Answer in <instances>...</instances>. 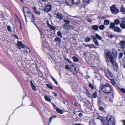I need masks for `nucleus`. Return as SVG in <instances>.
Masks as SVG:
<instances>
[{
	"label": "nucleus",
	"mask_w": 125,
	"mask_h": 125,
	"mask_svg": "<svg viewBox=\"0 0 125 125\" xmlns=\"http://www.w3.org/2000/svg\"><path fill=\"white\" fill-rule=\"evenodd\" d=\"M55 117L54 116H52L51 118H50V119H52L54 118H55Z\"/></svg>",
	"instance_id": "0e129e2a"
},
{
	"label": "nucleus",
	"mask_w": 125,
	"mask_h": 125,
	"mask_svg": "<svg viewBox=\"0 0 125 125\" xmlns=\"http://www.w3.org/2000/svg\"><path fill=\"white\" fill-rule=\"evenodd\" d=\"M103 124L105 125H108L107 122H106L105 120L104 119L103 120L102 122Z\"/></svg>",
	"instance_id": "c9c22d12"
},
{
	"label": "nucleus",
	"mask_w": 125,
	"mask_h": 125,
	"mask_svg": "<svg viewBox=\"0 0 125 125\" xmlns=\"http://www.w3.org/2000/svg\"><path fill=\"white\" fill-rule=\"evenodd\" d=\"M110 9L111 12L113 14H116L119 12V10L118 8L114 5L111 6Z\"/></svg>",
	"instance_id": "39448f33"
},
{
	"label": "nucleus",
	"mask_w": 125,
	"mask_h": 125,
	"mask_svg": "<svg viewBox=\"0 0 125 125\" xmlns=\"http://www.w3.org/2000/svg\"><path fill=\"white\" fill-rule=\"evenodd\" d=\"M72 4L77 5L79 3L80 0H72Z\"/></svg>",
	"instance_id": "f3484780"
},
{
	"label": "nucleus",
	"mask_w": 125,
	"mask_h": 125,
	"mask_svg": "<svg viewBox=\"0 0 125 125\" xmlns=\"http://www.w3.org/2000/svg\"><path fill=\"white\" fill-rule=\"evenodd\" d=\"M55 41L58 42V43H61V40L59 37H57L55 38Z\"/></svg>",
	"instance_id": "5701e85b"
},
{
	"label": "nucleus",
	"mask_w": 125,
	"mask_h": 125,
	"mask_svg": "<svg viewBox=\"0 0 125 125\" xmlns=\"http://www.w3.org/2000/svg\"><path fill=\"white\" fill-rule=\"evenodd\" d=\"M57 35L61 38L62 37V36L61 32L60 31H58L57 32Z\"/></svg>",
	"instance_id": "7c9ffc66"
},
{
	"label": "nucleus",
	"mask_w": 125,
	"mask_h": 125,
	"mask_svg": "<svg viewBox=\"0 0 125 125\" xmlns=\"http://www.w3.org/2000/svg\"><path fill=\"white\" fill-rule=\"evenodd\" d=\"M97 94L96 92H94L93 93L92 95V97L94 98H95L97 96Z\"/></svg>",
	"instance_id": "c756f323"
},
{
	"label": "nucleus",
	"mask_w": 125,
	"mask_h": 125,
	"mask_svg": "<svg viewBox=\"0 0 125 125\" xmlns=\"http://www.w3.org/2000/svg\"><path fill=\"white\" fill-rule=\"evenodd\" d=\"M56 110L58 113L60 114H62L63 113L61 109L57 108H56Z\"/></svg>",
	"instance_id": "4be33fe9"
},
{
	"label": "nucleus",
	"mask_w": 125,
	"mask_h": 125,
	"mask_svg": "<svg viewBox=\"0 0 125 125\" xmlns=\"http://www.w3.org/2000/svg\"><path fill=\"white\" fill-rule=\"evenodd\" d=\"M65 22L67 24H69L70 23V21L68 20H64Z\"/></svg>",
	"instance_id": "a18cd8bd"
},
{
	"label": "nucleus",
	"mask_w": 125,
	"mask_h": 125,
	"mask_svg": "<svg viewBox=\"0 0 125 125\" xmlns=\"http://www.w3.org/2000/svg\"><path fill=\"white\" fill-rule=\"evenodd\" d=\"M66 29H73V27L71 25H67V28Z\"/></svg>",
	"instance_id": "cd10ccee"
},
{
	"label": "nucleus",
	"mask_w": 125,
	"mask_h": 125,
	"mask_svg": "<svg viewBox=\"0 0 125 125\" xmlns=\"http://www.w3.org/2000/svg\"><path fill=\"white\" fill-rule=\"evenodd\" d=\"M123 55V54L122 53H120L119 54V59H121L122 58Z\"/></svg>",
	"instance_id": "3c124183"
},
{
	"label": "nucleus",
	"mask_w": 125,
	"mask_h": 125,
	"mask_svg": "<svg viewBox=\"0 0 125 125\" xmlns=\"http://www.w3.org/2000/svg\"><path fill=\"white\" fill-rule=\"evenodd\" d=\"M33 11L35 13V14H38L39 15L40 14V12L39 11H37L36 10V7H33Z\"/></svg>",
	"instance_id": "a211bd4d"
},
{
	"label": "nucleus",
	"mask_w": 125,
	"mask_h": 125,
	"mask_svg": "<svg viewBox=\"0 0 125 125\" xmlns=\"http://www.w3.org/2000/svg\"><path fill=\"white\" fill-rule=\"evenodd\" d=\"M87 21L89 22H91L92 21V20L90 19H88L87 20Z\"/></svg>",
	"instance_id": "bf43d9fd"
},
{
	"label": "nucleus",
	"mask_w": 125,
	"mask_h": 125,
	"mask_svg": "<svg viewBox=\"0 0 125 125\" xmlns=\"http://www.w3.org/2000/svg\"><path fill=\"white\" fill-rule=\"evenodd\" d=\"M34 24L35 25V26L38 28L39 30L41 35H43L42 31L43 30V26L42 25H39V26H37V25L35 24V23Z\"/></svg>",
	"instance_id": "6e6552de"
},
{
	"label": "nucleus",
	"mask_w": 125,
	"mask_h": 125,
	"mask_svg": "<svg viewBox=\"0 0 125 125\" xmlns=\"http://www.w3.org/2000/svg\"><path fill=\"white\" fill-rule=\"evenodd\" d=\"M101 89L102 91L106 94H108L110 93L113 90L112 86L108 83H106L105 85H102L101 87Z\"/></svg>",
	"instance_id": "f03ea898"
},
{
	"label": "nucleus",
	"mask_w": 125,
	"mask_h": 125,
	"mask_svg": "<svg viewBox=\"0 0 125 125\" xmlns=\"http://www.w3.org/2000/svg\"><path fill=\"white\" fill-rule=\"evenodd\" d=\"M90 38L88 37H86L85 39V41L86 42H89L90 41Z\"/></svg>",
	"instance_id": "4c0bfd02"
},
{
	"label": "nucleus",
	"mask_w": 125,
	"mask_h": 125,
	"mask_svg": "<svg viewBox=\"0 0 125 125\" xmlns=\"http://www.w3.org/2000/svg\"><path fill=\"white\" fill-rule=\"evenodd\" d=\"M72 0H66L65 4L69 6H71L72 4Z\"/></svg>",
	"instance_id": "dca6fc26"
},
{
	"label": "nucleus",
	"mask_w": 125,
	"mask_h": 125,
	"mask_svg": "<svg viewBox=\"0 0 125 125\" xmlns=\"http://www.w3.org/2000/svg\"><path fill=\"white\" fill-rule=\"evenodd\" d=\"M111 82L112 85H114L115 84V82L113 79H111Z\"/></svg>",
	"instance_id": "f704fd0d"
},
{
	"label": "nucleus",
	"mask_w": 125,
	"mask_h": 125,
	"mask_svg": "<svg viewBox=\"0 0 125 125\" xmlns=\"http://www.w3.org/2000/svg\"><path fill=\"white\" fill-rule=\"evenodd\" d=\"M30 83L31 84V86H32L33 85H34L33 84V82L32 81H31L30 82Z\"/></svg>",
	"instance_id": "680f3d73"
},
{
	"label": "nucleus",
	"mask_w": 125,
	"mask_h": 125,
	"mask_svg": "<svg viewBox=\"0 0 125 125\" xmlns=\"http://www.w3.org/2000/svg\"><path fill=\"white\" fill-rule=\"evenodd\" d=\"M78 116L80 117H81L82 116V114L81 113H79L78 114Z\"/></svg>",
	"instance_id": "052dcab7"
},
{
	"label": "nucleus",
	"mask_w": 125,
	"mask_h": 125,
	"mask_svg": "<svg viewBox=\"0 0 125 125\" xmlns=\"http://www.w3.org/2000/svg\"><path fill=\"white\" fill-rule=\"evenodd\" d=\"M30 83L31 84V86H32L33 85H34L33 84V82L32 81H31L30 82Z\"/></svg>",
	"instance_id": "e2e57ef3"
},
{
	"label": "nucleus",
	"mask_w": 125,
	"mask_h": 125,
	"mask_svg": "<svg viewBox=\"0 0 125 125\" xmlns=\"http://www.w3.org/2000/svg\"><path fill=\"white\" fill-rule=\"evenodd\" d=\"M106 121L108 125H115V121L114 118L112 116H107L106 118Z\"/></svg>",
	"instance_id": "7ed1b4c3"
},
{
	"label": "nucleus",
	"mask_w": 125,
	"mask_h": 125,
	"mask_svg": "<svg viewBox=\"0 0 125 125\" xmlns=\"http://www.w3.org/2000/svg\"><path fill=\"white\" fill-rule=\"evenodd\" d=\"M123 122V125H125V120H123L122 121Z\"/></svg>",
	"instance_id": "69168bd1"
},
{
	"label": "nucleus",
	"mask_w": 125,
	"mask_h": 125,
	"mask_svg": "<svg viewBox=\"0 0 125 125\" xmlns=\"http://www.w3.org/2000/svg\"><path fill=\"white\" fill-rule=\"evenodd\" d=\"M31 87L33 90L35 91L36 90V87L34 85H33Z\"/></svg>",
	"instance_id": "37998d69"
},
{
	"label": "nucleus",
	"mask_w": 125,
	"mask_h": 125,
	"mask_svg": "<svg viewBox=\"0 0 125 125\" xmlns=\"http://www.w3.org/2000/svg\"><path fill=\"white\" fill-rule=\"evenodd\" d=\"M114 30L116 32L120 33L121 32V29L117 26H115L114 29Z\"/></svg>",
	"instance_id": "2eb2a0df"
},
{
	"label": "nucleus",
	"mask_w": 125,
	"mask_h": 125,
	"mask_svg": "<svg viewBox=\"0 0 125 125\" xmlns=\"http://www.w3.org/2000/svg\"><path fill=\"white\" fill-rule=\"evenodd\" d=\"M120 44L122 48H124V45L125 44V41H121L120 42Z\"/></svg>",
	"instance_id": "6ab92c4d"
},
{
	"label": "nucleus",
	"mask_w": 125,
	"mask_h": 125,
	"mask_svg": "<svg viewBox=\"0 0 125 125\" xmlns=\"http://www.w3.org/2000/svg\"><path fill=\"white\" fill-rule=\"evenodd\" d=\"M7 29L9 32H10L11 31V27L10 26H8L7 27Z\"/></svg>",
	"instance_id": "a19ab883"
},
{
	"label": "nucleus",
	"mask_w": 125,
	"mask_h": 125,
	"mask_svg": "<svg viewBox=\"0 0 125 125\" xmlns=\"http://www.w3.org/2000/svg\"><path fill=\"white\" fill-rule=\"evenodd\" d=\"M105 28V27L104 25H101L99 27V29L100 30H103Z\"/></svg>",
	"instance_id": "2f4dec72"
},
{
	"label": "nucleus",
	"mask_w": 125,
	"mask_h": 125,
	"mask_svg": "<svg viewBox=\"0 0 125 125\" xmlns=\"http://www.w3.org/2000/svg\"><path fill=\"white\" fill-rule=\"evenodd\" d=\"M98 119L100 120L101 122H102V121L104 119V118H103L101 117H99L98 118Z\"/></svg>",
	"instance_id": "8fccbe9b"
},
{
	"label": "nucleus",
	"mask_w": 125,
	"mask_h": 125,
	"mask_svg": "<svg viewBox=\"0 0 125 125\" xmlns=\"http://www.w3.org/2000/svg\"><path fill=\"white\" fill-rule=\"evenodd\" d=\"M52 105H53V106L54 108L56 110V108H57L56 107L55 105L54 104H52Z\"/></svg>",
	"instance_id": "4d7b16f0"
},
{
	"label": "nucleus",
	"mask_w": 125,
	"mask_h": 125,
	"mask_svg": "<svg viewBox=\"0 0 125 125\" xmlns=\"http://www.w3.org/2000/svg\"><path fill=\"white\" fill-rule=\"evenodd\" d=\"M99 110H102L103 111H104V108L101 106H100L99 107Z\"/></svg>",
	"instance_id": "603ef678"
},
{
	"label": "nucleus",
	"mask_w": 125,
	"mask_h": 125,
	"mask_svg": "<svg viewBox=\"0 0 125 125\" xmlns=\"http://www.w3.org/2000/svg\"><path fill=\"white\" fill-rule=\"evenodd\" d=\"M124 64H123V66L125 68V61L124 62Z\"/></svg>",
	"instance_id": "774afa93"
},
{
	"label": "nucleus",
	"mask_w": 125,
	"mask_h": 125,
	"mask_svg": "<svg viewBox=\"0 0 125 125\" xmlns=\"http://www.w3.org/2000/svg\"><path fill=\"white\" fill-rule=\"evenodd\" d=\"M53 94L55 96H56L57 95V94L56 93H54Z\"/></svg>",
	"instance_id": "338daca9"
},
{
	"label": "nucleus",
	"mask_w": 125,
	"mask_h": 125,
	"mask_svg": "<svg viewBox=\"0 0 125 125\" xmlns=\"http://www.w3.org/2000/svg\"><path fill=\"white\" fill-rule=\"evenodd\" d=\"M52 78L53 80L55 82V83L56 84H57L58 83L57 81H56V80L53 77H52Z\"/></svg>",
	"instance_id": "864d4df0"
},
{
	"label": "nucleus",
	"mask_w": 125,
	"mask_h": 125,
	"mask_svg": "<svg viewBox=\"0 0 125 125\" xmlns=\"http://www.w3.org/2000/svg\"><path fill=\"white\" fill-rule=\"evenodd\" d=\"M77 23L73 24V25L72 26L73 27V29H74L76 27V26L77 25Z\"/></svg>",
	"instance_id": "de8ad7c7"
},
{
	"label": "nucleus",
	"mask_w": 125,
	"mask_h": 125,
	"mask_svg": "<svg viewBox=\"0 0 125 125\" xmlns=\"http://www.w3.org/2000/svg\"><path fill=\"white\" fill-rule=\"evenodd\" d=\"M46 85L48 88L51 89H53V87L51 85L49 84H47Z\"/></svg>",
	"instance_id": "79ce46f5"
},
{
	"label": "nucleus",
	"mask_w": 125,
	"mask_h": 125,
	"mask_svg": "<svg viewBox=\"0 0 125 125\" xmlns=\"http://www.w3.org/2000/svg\"><path fill=\"white\" fill-rule=\"evenodd\" d=\"M104 53L106 59V61L108 62L109 60L112 64V67L113 68L115 71H117L118 66L116 62L115 61L111 53L109 52L108 49H106L104 51Z\"/></svg>",
	"instance_id": "f257e3e1"
},
{
	"label": "nucleus",
	"mask_w": 125,
	"mask_h": 125,
	"mask_svg": "<svg viewBox=\"0 0 125 125\" xmlns=\"http://www.w3.org/2000/svg\"><path fill=\"white\" fill-rule=\"evenodd\" d=\"M86 94L88 97H90V94L89 93V92L88 91H86Z\"/></svg>",
	"instance_id": "09e8293b"
},
{
	"label": "nucleus",
	"mask_w": 125,
	"mask_h": 125,
	"mask_svg": "<svg viewBox=\"0 0 125 125\" xmlns=\"http://www.w3.org/2000/svg\"><path fill=\"white\" fill-rule=\"evenodd\" d=\"M91 37L93 39V41H95L96 40H97L96 37L94 35H92L91 36Z\"/></svg>",
	"instance_id": "72a5a7b5"
},
{
	"label": "nucleus",
	"mask_w": 125,
	"mask_h": 125,
	"mask_svg": "<svg viewBox=\"0 0 125 125\" xmlns=\"http://www.w3.org/2000/svg\"><path fill=\"white\" fill-rule=\"evenodd\" d=\"M112 53L114 58H116L117 56V51L115 49L113 48L112 50Z\"/></svg>",
	"instance_id": "4468645a"
},
{
	"label": "nucleus",
	"mask_w": 125,
	"mask_h": 125,
	"mask_svg": "<svg viewBox=\"0 0 125 125\" xmlns=\"http://www.w3.org/2000/svg\"><path fill=\"white\" fill-rule=\"evenodd\" d=\"M49 27L51 29H52V30H54L55 29V27L52 26L50 24H49Z\"/></svg>",
	"instance_id": "ea45409f"
},
{
	"label": "nucleus",
	"mask_w": 125,
	"mask_h": 125,
	"mask_svg": "<svg viewBox=\"0 0 125 125\" xmlns=\"http://www.w3.org/2000/svg\"><path fill=\"white\" fill-rule=\"evenodd\" d=\"M23 10L25 17H26V16L25 14L26 12L27 14V17H29V16H33V14L31 12V11L28 8L26 7H24L23 8Z\"/></svg>",
	"instance_id": "423d86ee"
},
{
	"label": "nucleus",
	"mask_w": 125,
	"mask_h": 125,
	"mask_svg": "<svg viewBox=\"0 0 125 125\" xmlns=\"http://www.w3.org/2000/svg\"><path fill=\"white\" fill-rule=\"evenodd\" d=\"M17 48L19 49H20V47L22 48H24L25 51L29 52L30 51L29 49L27 47L23 44L22 42L20 41H18L17 44Z\"/></svg>",
	"instance_id": "20e7f679"
},
{
	"label": "nucleus",
	"mask_w": 125,
	"mask_h": 125,
	"mask_svg": "<svg viewBox=\"0 0 125 125\" xmlns=\"http://www.w3.org/2000/svg\"><path fill=\"white\" fill-rule=\"evenodd\" d=\"M105 75L109 79V75H110L111 77L113 76V74L108 68H106L105 69Z\"/></svg>",
	"instance_id": "0eeeda50"
},
{
	"label": "nucleus",
	"mask_w": 125,
	"mask_h": 125,
	"mask_svg": "<svg viewBox=\"0 0 125 125\" xmlns=\"http://www.w3.org/2000/svg\"><path fill=\"white\" fill-rule=\"evenodd\" d=\"M119 23V21L118 19H116L114 21V24L116 25H118Z\"/></svg>",
	"instance_id": "c85d7f7f"
},
{
	"label": "nucleus",
	"mask_w": 125,
	"mask_h": 125,
	"mask_svg": "<svg viewBox=\"0 0 125 125\" xmlns=\"http://www.w3.org/2000/svg\"><path fill=\"white\" fill-rule=\"evenodd\" d=\"M83 1L86 3H89V0H83Z\"/></svg>",
	"instance_id": "13d9d810"
},
{
	"label": "nucleus",
	"mask_w": 125,
	"mask_h": 125,
	"mask_svg": "<svg viewBox=\"0 0 125 125\" xmlns=\"http://www.w3.org/2000/svg\"><path fill=\"white\" fill-rule=\"evenodd\" d=\"M44 50L45 51H47V50L50 51L51 50V47L49 45L47 44H44Z\"/></svg>",
	"instance_id": "9d476101"
},
{
	"label": "nucleus",
	"mask_w": 125,
	"mask_h": 125,
	"mask_svg": "<svg viewBox=\"0 0 125 125\" xmlns=\"http://www.w3.org/2000/svg\"><path fill=\"white\" fill-rule=\"evenodd\" d=\"M32 17V19H31V22H33V21H34V17L33 16H33H29V17Z\"/></svg>",
	"instance_id": "6e6d98bb"
},
{
	"label": "nucleus",
	"mask_w": 125,
	"mask_h": 125,
	"mask_svg": "<svg viewBox=\"0 0 125 125\" xmlns=\"http://www.w3.org/2000/svg\"><path fill=\"white\" fill-rule=\"evenodd\" d=\"M96 37L98 39L101 40L102 39V38L99 35L97 34H96L95 35Z\"/></svg>",
	"instance_id": "473e14b6"
},
{
	"label": "nucleus",
	"mask_w": 125,
	"mask_h": 125,
	"mask_svg": "<svg viewBox=\"0 0 125 125\" xmlns=\"http://www.w3.org/2000/svg\"><path fill=\"white\" fill-rule=\"evenodd\" d=\"M73 59L74 62H78L79 61L78 58L75 56L73 57Z\"/></svg>",
	"instance_id": "b1692460"
},
{
	"label": "nucleus",
	"mask_w": 125,
	"mask_h": 125,
	"mask_svg": "<svg viewBox=\"0 0 125 125\" xmlns=\"http://www.w3.org/2000/svg\"><path fill=\"white\" fill-rule=\"evenodd\" d=\"M54 16L59 19L62 20L63 19L62 15L60 13H55L54 14Z\"/></svg>",
	"instance_id": "f8f14e48"
},
{
	"label": "nucleus",
	"mask_w": 125,
	"mask_h": 125,
	"mask_svg": "<svg viewBox=\"0 0 125 125\" xmlns=\"http://www.w3.org/2000/svg\"><path fill=\"white\" fill-rule=\"evenodd\" d=\"M44 97L45 100H46V101H48L49 102H51V101L50 99L47 96H45Z\"/></svg>",
	"instance_id": "393cba45"
},
{
	"label": "nucleus",
	"mask_w": 125,
	"mask_h": 125,
	"mask_svg": "<svg viewBox=\"0 0 125 125\" xmlns=\"http://www.w3.org/2000/svg\"><path fill=\"white\" fill-rule=\"evenodd\" d=\"M110 22V21L109 20H105L104 21V24L106 25H108L109 24Z\"/></svg>",
	"instance_id": "412c9836"
},
{
	"label": "nucleus",
	"mask_w": 125,
	"mask_h": 125,
	"mask_svg": "<svg viewBox=\"0 0 125 125\" xmlns=\"http://www.w3.org/2000/svg\"><path fill=\"white\" fill-rule=\"evenodd\" d=\"M52 6L50 5H48L44 9V10L45 11L48 12L50 11L51 10Z\"/></svg>",
	"instance_id": "ddd939ff"
},
{
	"label": "nucleus",
	"mask_w": 125,
	"mask_h": 125,
	"mask_svg": "<svg viewBox=\"0 0 125 125\" xmlns=\"http://www.w3.org/2000/svg\"><path fill=\"white\" fill-rule=\"evenodd\" d=\"M65 68L67 70H68L70 69V67H69L68 65H66L65 66Z\"/></svg>",
	"instance_id": "5fc2aeb1"
},
{
	"label": "nucleus",
	"mask_w": 125,
	"mask_h": 125,
	"mask_svg": "<svg viewBox=\"0 0 125 125\" xmlns=\"http://www.w3.org/2000/svg\"><path fill=\"white\" fill-rule=\"evenodd\" d=\"M70 69L71 72L74 74L76 73L77 71L75 66L73 65H71L70 66Z\"/></svg>",
	"instance_id": "1a4fd4ad"
},
{
	"label": "nucleus",
	"mask_w": 125,
	"mask_h": 125,
	"mask_svg": "<svg viewBox=\"0 0 125 125\" xmlns=\"http://www.w3.org/2000/svg\"><path fill=\"white\" fill-rule=\"evenodd\" d=\"M89 47L90 48H95L96 47L94 45V44H90L89 45Z\"/></svg>",
	"instance_id": "58836bf2"
},
{
	"label": "nucleus",
	"mask_w": 125,
	"mask_h": 125,
	"mask_svg": "<svg viewBox=\"0 0 125 125\" xmlns=\"http://www.w3.org/2000/svg\"><path fill=\"white\" fill-rule=\"evenodd\" d=\"M115 26V24L114 23H111L110 24V27L112 29H114Z\"/></svg>",
	"instance_id": "a878e982"
},
{
	"label": "nucleus",
	"mask_w": 125,
	"mask_h": 125,
	"mask_svg": "<svg viewBox=\"0 0 125 125\" xmlns=\"http://www.w3.org/2000/svg\"><path fill=\"white\" fill-rule=\"evenodd\" d=\"M120 26L122 28H125V17L122 19L121 23L120 24Z\"/></svg>",
	"instance_id": "9b49d317"
},
{
	"label": "nucleus",
	"mask_w": 125,
	"mask_h": 125,
	"mask_svg": "<svg viewBox=\"0 0 125 125\" xmlns=\"http://www.w3.org/2000/svg\"><path fill=\"white\" fill-rule=\"evenodd\" d=\"M89 87L92 89H94V87L93 86L92 84H89Z\"/></svg>",
	"instance_id": "49530a36"
},
{
	"label": "nucleus",
	"mask_w": 125,
	"mask_h": 125,
	"mask_svg": "<svg viewBox=\"0 0 125 125\" xmlns=\"http://www.w3.org/2000/svg\"><path fill=\"white\" fill-rule=\"evenodd\" d=\"M98 28V26L97 25H93L92 26V29L95 30H96Z\"/></svg>",
	"instance_id": "bb28decb"
},
{
	"label": "nucleus",
	"mask_w": 125,
	"mask_h": 125,
	"mask_svg": "<svg viewBox=\"0 0 125 125\" xmlns=\"http://www.w3.org/2000/svg\"><path fill=\"white\" fill-rule=\"evenodd\" d=\"M120 90L123 93H125V89L124 88H121Z\"/></svg>",
	"instance_id": "c03bdc74"
},
{
	"label": "nucleus",
	"mask_w": 125,
	"mask_h": 125,
	"mask_svg": "<svg viewBox=\"0 0 125 125\" xmlns=\"http://www.w3.org/2000/svg\"><path fill=\"white\" fill-rule=\"evenodd\" d=\"M120 11L123 13L125 14V8L123 6H121L120 9Z\"/></svg>",
	"instance_id": "aec40b11"
},
{
	"label": "nucleus",
	"mask_w": 125,
	"mask_h": 125,
	"mask_svg": "<svg viewBox=\"0 0 125 125\" xmlns=\"http://www.w3.org/2000/svg\"><path fill=\"white\" fill-rule=\"evenodd\" d=\"M93 42H94L95 44L97 46H98L99 45V44L97 40H96L95 41V40Z\"/></svg>",
	"instance_id": "e433bc0d"
}]
</instances>
